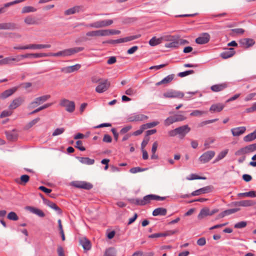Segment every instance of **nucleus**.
Instances as JSON below:
<instances>
[{"label":"nucleus","mask_w":256,"mask_h":256,"mask_svg":"<svg viewBox=\"0 0 256 256\" xmlns=\"http://www.w3.org/2000/svg\"><path fill=\"white\" fill-rule=\"evenodd\" d=\"M159 124L158 122H152L146 123L142 125V128L146 130L154 127Z\"/></svg>","instance_id":"obj_42"},{"label":"nucleus","mask_w":256,"mask_h":256,"mask_svg":"<svg viewBox=\"0 0 256 256\" xmlns=\"http://www.w3.org/2000/svg\"><path fill=\"white\" fill-rule=\"evenodd\" d=\"M84 50V47H75L65 49L61 51H59L56 53H52V56H62L66 57L72 56L76 53L82 51Z\"/></svg>","instance_id":"obj_1"},{"label":"nucleus","mask_w":256,"mask_h":256,"mask_svg":"<svg viewBox=\"0 0 256 256\" xmlns=\"http://www.w3.org/2000/svg\"><path fill=\"white\" fill-rule=\"evenodd\" d=\"M98 36H108V30H97Z\"/></svg>","instance_id":"obj_49"},{"label":"nucleus","mask_w":256,"mask_h":256,"mask_svg":"<svg viewBox=\"0 0 256 256\" xmlns=\"http://www.w3.org/2000/svg\"><path fill=\"white\" fill-rule=\"evenodd\" d=\"M148 118V116L142 114H134L130 116L128 120L130 122L142 121Z\"/></svg>","instance_id":"obj_14"},{"label":"nucleus","mask_w":256,"mask_h":256,"mask_svg":"<svg viewBox=\"0 0 256 256\" xmlns=\"http://www.w3.org/2000/svg\"><path fill=\"white\" fill-rule=\"evenodd\" d=\"M24 22L26 25H36L38 24L36 18L32 15H29L24 18Z\"/></svg>","instance_id":"obj_21"},{"label":"nucleus","mask_w":256,"mask_h":256,"mask_svg":"<svg viewBox=\"0 0 256 256\" xmlns=\"http://www.w3.org/2000/svg\"><path fill=\"white\" fill-rule=\"evenodd\" d=\"M165 36L170 37L168 38L170 40H164V42H170L165 44V47L168 48H176L178 47L177 39L178 38V36L165 35Z\"/></svg>","instance_id":"obj_7"},{"label":"nucleus","mask_w":256,"mask_h":256,"mask_svg":"<svg viewBox=\"0 0 256 256\" xmlns=\"http://www.w3.org/2000/svg\"><path fill=\"white\" fill-rule=\"evenodd\" d=\"M223 108H224V106L222 104H212L210 106V110L212 112H220L222 110Z\"/></svg>","instance_id":"obj_29"},{"label":"nucleus","mask_w":256,"mask_h":256,"mask_svg":"<svg viewBox=\"0 0 256 256\" xmlns=\"http://www.w3.org/2000/svg\"><path fill=\"white\" fill-rule=\"evenodd\" d=\"M30 176L28 175H22L20 178V181L17 182L18 184L22 185H24L26 182L29 181Z\"/></svg>","instance_id":"obj_43"},{"label":"nucleus","mask_w":256,"mask_h":256,"mask_svg":"<svg viewBox=\"0 0 256 256\" xmlns=\"http://www.w3.org/2000/svg\"><path fill=\"white\" fill-rule=\"evenodd\" d=\"M136 90H134V89L132 88H129L127 90H126L125 94L126 95L132 96L136 94Z\"/></svg>","instance_id":"obj_60"},{"label":"nucleus","mask_w":256,"mask_h":256,"mask_svg":"<svg viewBox=\"0 0 256 256\" xmlns=\"http://www.w3.org/2000/svg\"><path fill=\"white\" fill-rule=\"evenodd\" d=\"M213 187L212 186H209L204 187L202 188L197 190L194 192H193L191 195L192 196H199L202 194H206L212 191Z\"/></svg>","instance_id":"obj_12"},{"label":"nucleus","mask_w":256,"mask_h":256,"mask_svg":"<svg viewBox=\"0 0 256 256\" xmlns=\"http://www.w3.org/2000/svg\"><path fill=\"white\" fill-rule=\"evenodd\" d=\"M84 11V6H75L72 8H70L65 10L64 14L66 16L74 14Z\"/></svg>","instance_id":"obj_10"},{"label":"nucleus","mask_w":256,"mask_h":256,"mask_svg":"<svg viewBox=\"0 0 256 256\" xmlns=\"http://www.w3.org/2000/svg\"><path fill=\"white\" fill-rule=\"evenodd\" d=\"M224 88L223 84H216L211 86V90L214 92H218L222 90Z\"/></svg>","instance_id":"obj_46"},{"label":"nucleus","mask_w":256,"mask_h":256,"mask_svg":"<svg viewBox=\"0 0 256 256\" xmlns=\"http://www.w3.org/2000/svg\"><path fill=\"white\" fill-rule=\"evenodd\" d=\"M7 218L10 220H14V221L18 220V216H17L16 213L14 212H11L10 213H8V214L7 216Z\"/></svg>","instance_id":"obj_47"},{"label":"nucleus","mask_w":256,"mask_h":256,"mask_svg":"<svg viewBox=\"0 0 256 256\" xmlns=\"http://www.w3.org/2000/svg\"><path fill=\"white\" fill-rule=\"evenodd\" d=\"M81 67L80 64H76L75 65L68 66L66 68L67 72L70 73L78 70Z\"/></svg>","instance_id":"obj_33"},{"label":"nucleus","mask_w":256,"mask_h":256,"mask_svg":"<svg viewBox=\"0 0 256 256\" xmlns=\"http://www.w3.org/2000/svg\"><path fill=\"white\" fill-rule=\"evenodd\" d=\"M112 20H101L94 22L92 23L85 25L87 28H100L108 26L113 24Z\"/></svg>","instance_id":"obj_2"},{"label":"nucleus","mask_w":256,"mask_h":256,"mask_svg":"<svg viewBox=\"0 0 256 256\" xmlns=\"http://www.w3.org/2000/svg\"><path fill=\"white\" fill-rule=\"evenodd\" d=\"M174 116H170L166 119L164 121V124L165 126H169L174 122H176Z\"/></svg>","instance_id":"obj_41"},{"label":"nucleus","mask_w":256,"mask_h":256,"mask_svg":"<svg viewBox=\"0 0 256 256\" xmlns=\"http://www.w3.org/2000/svg\"><path fill=\"white\" fill-rule=\"evenodd\" d=\"M29 45V49L40 50L42 48H50V44H30Z\"/></svg>","instance_id":"obj_28"},{"label":"nucleus","mask_w":256,"mask_h":256,"mask_svg":"<svg viewBox=\"0 0 256 256\" xmlns=\"http://www.w3.org/2000/svg\"><path fill=\"white\" fill-rule=\"evenodd\" d=\"M129 201L132 204L139 206H142V199L132 198L129 200Z\"/></svg>","instance_id":"obj_58"},{"label":"nucleus","mask_w":256,"mask_h":256,"mask_svg":"<svg viewBox=\"0 0 256 256\" xmlns=\"http://www.w3.org/2000/svg\"><path fill=\"white\" fill-rule=\"evenodd\" d=\"M214 214V212H210V210L208 208H204L201 210L200 212L198 215V219H202L208 216H211Z\"/></svg>","instance_id":"obj_23"},{"label":"nucleus","mask_w":256,"mask_h":256,"mask_svg":"<svg viewBox=\"0 0 256 256\" xmlns=\"http://www.w3.org/2000/svg\"><path fill=\"white\" fill-rule=\"evenodd\" d=\"M238 196L240 197L254 198L256 196V194H255V192L254 191H250L249 192L240 193L238 194Z\"/></svg>","instance_id":"obj_39"},{"label":"nucleus","mask_w":256,"mask_h":256,"mask_svg":"<svg viewBox=\"0 0 256 256\" xmlns=\"http://www.w3.org/2000/svg\"><path fill=\"white\" fill-rule=\"evenodd\" d=\"M40 120V118H36L32 120L31 122H30L28 124V128L32 127L34 125L36 124L37 122H38Z\"/></svg>","instance_id":"obj_63"},{"label":"nucleus","mask_w":256,"mask_h":256,"mask_svg":"<svg viewBox=\"0 0 256 256\" xmlns=\"http://www.w3.org/2000/svg\"><path fill=\"white\" fill-rule=\"evenodd\" d=\"M6 136L8 140H16L18 135L17 134L14 132H6Z\"/></svg>","instance_id":"obj_32"},{"label":"nucleus","mask_w":256,"mask_h":256,"mask_svg":"<svg viewBox=\"0 0 256 256\" xmlns=\"http://www.w3.org/2000/svg\"><path fill=\"white\" fill-rule=\"evenodd\" d=\"M178 135L184 138L190 130L188 125H184L176 128Z\"/></svg>","instance_id":"obj_15"},{"label":"nucleus","mask_w":256,"mask_h":256,"mask_svg":"<svg viewBox=\"0 0 256 256\" xmlns=\"http://www.w3.org/2000/svg\"><path fill=\"white\" fill-rule=\"evenodd\" d=\"M18 86H15L4 90L0 94V98L5 99L10 96L18 90Z\"/></svg>","instance_id":"obj_17"},{"label":"nucleus","mask_w":256,"mask_h":256,"mask_svg":"<svg viewBox=\"0 0 256 256\" xmlns=\"http://www.w3.org/2000/svg\"><path fill=\"white\" fill-rule=\"evenodd\" d=\"M206 112L205 111H202L200 110H194L192 111L190 114V116H201L204 114H206Z\"/></svg>","instance_id":"obj_45"},{"label":"nucleus","mask_w":256,"mask_h":256,"mask_svg":"<svg viewBox=\"0 0 256 256\" xmlns=\"http://www.w3.org/2000/svg\"><path fill=\"white\" fill-rule=\"evenodd\" d=\"M46 56H52V52L33 54V58H38Z\"/></svg>","instance_id":"obj_48"},{"label":"nucleus","mask_w":256,"mask_h":256,"mask_svg":"<svg viewBox=\"0 0 256 256\" xmlns=\"http://www.w3.org/2000/svg\"><path fill=\"white\" fill-rule=\"evenodd\" d=\"M110 85V82L108 80H102L98 84V85L96 88V91L98 93H102L106 91Z\"/></svg>","instance_id":"obj_5"},{"label":"nucleus","mask_w":256,"mask_h":256,"mask_svg":"<svg viewBox=\"0 0 256 256\" xmlns=\"http://www.w3.org/2000/svg\"><path fill=\"white\" fill-rule=\"evenodd\" d=\"M44 202L50 208L57 211L59 214H61L62 213L61 209L54 202H52L47 199H44Z\"/></svg>","instance_id":"obj_19"},{"label":"nucleus","mask_w":256,"mask_h":256,"mask_svg":"<svg viewBox=\"0 0 256 256\" xmlns=\"http://www.w3.org/2000/svg\"><path fill=\"white\" fill-rule=\"evenodd\" d=\"M194 73V70H188L184 72H180L178 74V76L182 78L187 76L189 74H192Z\"/></svg>","instance_id":"obj_54"},{"label":"nucleus","mask_w":256,"mask_h":256,"mask_svg":"<svg viewBox=\"0 0 256 256\" xmlns=\"http://www.w3.org/2000/svg\"><path fill=\"white\" fill-rule=\"evenodd\" d=\"M146 170H147V168H142L140 167H134L130 168V172L132 174H135L138 172H144Z\"/></svg>","instance_id":"obj_55"},{"label":"nucleus","mask_w":256,"mask_h":256,"mask_svg":"<svg viewBox=\"0 0 256 256\" xmlns=\"http://www.w3.org/2000/svg\"><path fill=\"white\" fill-rule=\"evenodd\" d=\"M36 11V9L32 6H24L22 10V14H26L32 12H35Z\"/></svg>","instance_id":"obj_37"},{"label":"nucleus","mask_w":256,"mask_h":256,"mask_svg":"<svg viewBox=\"0 0 256 256\" xmlns=\"http://www.w3.org/2000/svg\"><path fill=\"white\" fill-rule=\"evenodd\" d=\"M241 42L246 47L251 46L254 44V40L251 38H244L241 41Z\"/></svg>","instance_id":"obj_40"},{"label":"nucleus","mask_w":256,"mask_h":256,"mask_svg":"<svg viewBox=\"0 0 256 256\" xmlns=\"http://www.w3.org/2000/svg\"><path fill=\"white\" fill-rule=\"evenodd\" d=\"M169 38L170 37H166L165 35L159 38H156V37L154 36L150 40L149 44L151 46H155L162 43L164 40H169Z\"/></svg>","instance_id":"obj_13"},{"label":"nucleus","mask_w":256,"mask_h":256,"mask_svg":"<svg viewBox=\"0 0 256 256\" xmlns=\"http://www.w3.org/2000/svg\"><path fill=\"white\" fill-rule=\"evenodd\" d=\"M246 130V128L244 126H240V127H238L236 128H232L231 130V132H232V134L233 136H239L244 133Z\"/></svg>","instance_id":"obj_20"},{"label":"nucleus","mask_w":256,"mask_h":256,"mask_svg":"<svg viewBox=\"0 0 256 256\" xmlns=\"http://www.w3.org/2000/svg\"><path fill=\"white\" fill-rule=\"evenodd\" d=\"M73 186L79 188H82L86 190H90L92 188V185L86 182L77 181L73 182Z\"/></svg>","instance_id":"obj_11"},{"label":"nucleus","mask_w":256,"mask_h":256,"mask_svg":"<svg viewBox=\"0 0 256 256\" xmlns=\"http://www.w3.org/2000/svg\"><path fill=\"white\" fill-rule=\"evenodd\" d=\"M76 146H75V147L77 148H78L80 151H84L86 150V148L84 146H82V142L81 140H78L76 142Z\"/></svg>","instance_id":"obj_59"},{"label":"nucleus","mask_w":256,"mask_h":256,"mask_svg":"<svg viewBox=\"0 0 256 256\" xmlns=\"http://www.w3.org/2000/svg\"><path fill=\"white\" fill-rule=\"evenodd\" d=\"M235 54L233 48H225V59L232 57Z\"/></svg>","instance_id":"obj_36"},{"label":"nucleus","mask_w":256,"mask_h":256,"mask_svg":"<svg viewBox=\"0 0 256 256\" xmlns=\"http://www.w3.org/2000/svg\"><path fill=\"white\" fill-rule=\"evenodd\" d=\"M12 112L10 110H5L2 112L0 114V118H4L6 116H10L12 114Z\"/></svg>","instance_id":"obj_56"},{"label":"nucleus","mask_w":256,"mask_h":256,"mask_svg":"<svg viewBox=\"0 0 256 256\" xmlns=\"http://www.w3.org/2000/svg\"><path fill=\"white\" fill-rule=\"evenodd\" d=\"M11 57H7L0 60V65L10 64H12Z\"/></svg>","instance_id":"obj_50"},{"label":"nucleus","mask_w":256,"mask_h":256,"mask_svg":"<svg viewBox=\"0 0 256 256\" xmlns=\"http://www.w3.org/2000/svg\"><path fill=\"white\" fill-rule=\"evenodd\" d=\"M103 256H116V250L114 248H107Z\"/></svg>","instance_id":"obj_35"},{"label":"nucleus","mask_w":256,"mask_h":256,"mask_svg":"<svg viewBox=\"0 0 256 256\" xmlns=\"http://www.w3.org/2000/svg\"><path fill=\"white\" fill-rule=\"evenodd\" d=\"M16 28V24L12 22L0 24V30H14Z\"/></svg>","instance_id":"obj_27"},{"label":"nucleus","mask_w":256,"mask_h":256,"mask_svg":"<svg viewBox=\"0 0 256 256\" xmlns=\"http://www.w3.org/2000/svg\"><path fill=\"white\" fill-rule=\"evenodd\" d=\"M140 36V35H136V36H128L126 38H122L123 42H128L129 41H131L134 40H136V38H138Z\"/></svg>","instance_id":"obj_52"},{"label":"nucleus","mask_w":256,"mask_h":256,"mask_svg":"<svg viewBox=\"0 0 256 256\" xmlns=\"http://www.w3.org/2000/svg\"><path fill=\"white\" fill-rule=\"evenodd\" d=\"M164 96L166 98H182L184 96V94L181 92L171 90L164 94Z\"/></svg>","instance_id":"obj_8"},{"label":"nucleus","mask_w":256,"mask_h":256,"mask_svg":"<svg viewBox=\"0 0 256 256\" xmlns=\"http://www.w3.org/2000/svg\"><path fill=\"white\" fill-rule=\"evenodd\" d=\"M132 128V126H130V125L126 126L124 127L120 130V134H124L126 133L130 130H131Z\"/></svg>","instance_id":"obj_62"},{"label":"nucleus","mask_w":256,"mask_h":256,"mask_svg":"<svg viewBox=\"0 0 256 256\" xmlns=\"http://www.w3.org/2000/svg\"><path fill=\"white\" fill-rule=\"evenodd\" d=\"M65 131L64 128H56L52 134V136H56L63 134Z\"/></svg>","instance_id":"obj_44"},{"label":"nucleus","mask_w":256,"mask_h":256,"mask_svg":"<svg viewBox=\"0 0 256 256\" xmlns=\"http://www.w3.org/2000/svg\"><path fill=\"white\" fill-rule=\"evenodd\" d=\"M27 209L29 210L31 212L38 215L40 217L42 218L45 216L44 212L38 208L31 206H28Z\"/></svg>","instance_id":"obj_25"},{"label":"nucleus","mask_w":256,"mask_h":256,"mask_svg":"<svg viewBox=\"0 0 256 256\" xmlns=\"http://www.w3.org/2000/svg\"><path fill=\"white\" fill-rule=\"evenodd\" d=\"M178 232L177 230H168L164 232H160L161 236H166L172 235Z\"/></svg>","instance_id":"obj_57"},{"label":"nucleus","mask_w":256,"mask_h":256,"mask_svg":"<svg viewBox=\"0 0 256 256\" xmlns=\"http://www.w3.org/2000/svg\"><path fill=\"white\" fill-rule=\"evenodd\" d=\"M150 140V138L148 137H146L143 140L141 144V148L142 150H144V148L148 144V142Z\"/></svg>","instance_id":"obj_61"},{"label":"nucleus","mask_w":256,"mask_h":256,"mask_svg":"<svg viewBox=\"0 0 256 256\" xmlns=\"http://www.w3.org/2000/svg\"><path fill=\"white\" fill-rule=\"evenodd\" d=\"M25 102V98L24 96H18L14 99L8 106L10 110H14L22 106Z\"/></svg>","instance_id":"obj_6"},{"label":"nucleus","mask_w":256,"mask_h":256,"mask_svg":"<svg viewBox=\"0 0 256 256\" xmlns=\"http://www.w3.org/2000/svg\"><path fill=\"white\" fill-rule=\"evenodd\" d=\"M256 111V102L252 104L251 107L246 110L247 112H252Z\"/></svg>","instance_id":"obj_64"},{"label":"nucleus","mask_w":256,"mask_h":256,"mask_svg":"<svg viewBox=\"0 0 256 256\" xmlns=\"http://www.w3.org/2000/svg\"><path fill=\"white\" fill-rule=\"evenodd\" d=\"M250 150L248 146H246L244 148H242L240 149L236 152V154L238 156L244 155L246 154L250 153Z\"/></svg>","instance_id":"obj_38"},{"label":"nucleus","mask_w":256,"mask_h":256,"mask_svg":"<svg viewBox=\"0 0 256 256\" xmlns=\"http://www.w3.org/2000/svg\"><path fill=\"white\" fill-rule=\"evenodd\" d=\"M52 105V103H48V104H44V105L38 108H36V109L34 110H33L32 112H30L29 114H33L36 113H37L40 110H42L44 109L49 108Z\"/></svg>","instance_id":"obj_34"},{"label":"nucleus","mask_w":256,"mask_h":256,"mask_svg":"<svg viewBox=\"0 0 256 256\" xmlns=\"http://www.w3.org/2000/svg\"><path fill=\"white\" fill-rule=\"evenodd\" d=\"M256 138V129L254 132L244 137V140L246 142H251Z\"/></svg>","instance_id":"obj_30"},{"label":"nucleus","mask_w":256,"mask_h":256,"mask_svg":"<svg viewBox=\"0 0 256 256\" xmlns=\"http://www.w3.org/2000/svg\"><path fill=\"white\" fill-rule=\"evenodd\" d=\"M77 158L83 164L92 165L94 162V159H91L87 157H77Z\"/></svg>","instance_id":"obj_26"},{"label":"nucleus","mask_w":256,"mask_h":256,"mask_svg":"<svg viewBox=\"0 0 256 256\" xmlns=\"http://www.w3.org/2000/svg\"><path fill=\"white\" fill-rule=\"evenodd\" d=\"M80 243L82 246L83 248L85 250H88L91 248L90 241L85 238L80 239Z\"/></svg>","instance_id":"obj_22"},{"label":"nucleus","mask_w":256,"mask_h":256,"mask_svg":"<svg viewBox=\"0 0 256 256\" xmlns=\"http://www.w3.org/2000/svg\"><path fill=\"white\" fill-rule=\"evenodd\" d=\"M210 38V35L208 33H204L196 39V42L200 44H206L209 42Z\"/></svg>","instance_id":"obj_16"},{"label":"nucleus","mask_w":256,"mask_h":256,"mask_svg":"<svg viewBox=\"0 0 256 256\" xmlns=\"http://www.w3.org/2000/svg\"><path fill=\"white\" fill-rule=\"evenodd\" d=\"M174 74H172L168 76L160 82H158L156 84V86H159L161 84H167L170 83L174 78Z\"/></svg>","instance_id":"obj_18"},{"label":"nucleus","mask_w":256,"mask_h":256,"mask_svg":"<svg viewBox=\"0 0 256 256\" xmlns=\"http://www.w3.org/2000/svg\"><path fill=\"white\" fill-rule=\"evenodd\" d=\"M175 120L176 122H182L184 120L186 119V117L182 114H176L174 115Z\"/></svg>","instance_id":"obj_53"},{"label":"nucleus","mask_w":256,"mask_h":256,"mask_svg":"<svg viewBox=\"0 0 256 256\" xmlns=\"http://www.w3.org/2000/svg\"><path fill=\"white\" fill-rule=\"evenodd\" d=\"M50 98V94L44 95L36 98L32 102L29 104L28 108L29 109L34 108L48 100Z\"/></svg>","instance_id":"obj_3"},{"label":"nucleus","mask_w":256,"mask_h":256,"mask_svg":"<svg viewBox=\"0 0 256 256\" xmlns=\"http://www.w3.org/2000/svg\"><path fill=\"white\" fill-rule=\"evenodd\" d=\"M167 212V210L166 208H158L154 210L152 212V215L154 216H166Z\"/></svg>","instance_id":"obj_24"},{"label":"nucleus","mask_w":256,"mask_h":256,"mask_svg":"<svg viewBox=\"0 0 256 256\" xmlns=\"http://www.w3.org/2000/svg\"><path fill=\"white\" fill-rule=\"evenodd\" d=\"M215 152L214 151L210 150L204 153L200 158L199 160L203 163L208 162L214 156Z\"/></svg>","instance_id":"obj_9"},{"label":"nucleus","mask_w":256,"mask_h":256,"mask_svg":"<svg viewBox=\"0 0 256 256\" xmlns=\"http://www.w3.org/2000/svg\"><path fill=\"white\" fill-rule=\"evenodd\" d=\"M247 225V222L244 221H242L236 224L234 226V228H245Z\"/></svg>","instance_id":"obj_51"},{"label":"nucleus","mask_w":256,"mask_h":256,"mask_svg":"<svg viewBox=\"0 0 256 256\" xmlns=\"http://www.w3.org/2000/svg\"><path fill=\"white\" fill-rule=\"evenodd\" d=\"M60 106L65 108L66 110L69 112H72L75 110L74 102L70 101L66 98H63L60 100Z\"/></svg>","instance_id":"obj_4"},{"label":"nucleus","mask_w":256,"mask_h":256,"mask_svg":"<svg viewBox=\"0 0 256 256\" xmlns=\"http://www.w3.org/2000/svg\"><path fill=\"white\" fill-rule=\"evenodd\" d=\"M256 203L252 200H244L238 202H237V204L238 206H254Z\"/></svg>","instance_id":"obj_31"}]
</instances>
